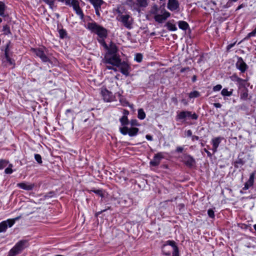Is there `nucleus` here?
Listing matches in <instances>:
<instances>
[{
  "instance_id": "1",
  "label": "nucleus",
  "mask_w": 256,
  "mask_h": 256,
  "mask_svg": "<svg viewBox=\"0 0 256 256\" xmlns=\"http://www.w3.org/2000/svg\"><path fill=\"white\" fill-rule=\"evenodd\" d=\"M121 58L119 54H112L109 56L108 54H105L102 62L105 64H110L112 66H106V68L108 70H113L115 72L117 71L116 68L120 64Z\"/></svg>"
},
{
  "instance_id": "2",
  "label": "nucleus",
  "mask_w": 256,
  "mask_h": 256,
  "mask_svg": "<svg viewBox=\"0 0 256 256\" xmlns=\"http://www.w3.org/2000/svg\"><path fill=\"white\" fill-rule=\"evenodd\" d=\"M162 254L170 256L172 254V256H179L178 248L174 240H167L162 246Z\"/></svg>"
},
{
  "instance_id": "3",
  "label": "nucleus",
  "mask_w": 256,
  "mask_h": 256,
  "mask_svg": "<svg viewBox=\"0 0 256 256\" xmlns=\"http://www.w3.org/2000/svg\"><path fill=\"white\" fill-rule=\"evenodd\" d=\"M28 246L26 240H21L10 250L8 256H16L20 254Z\"/></svg>"
},
{
  "instance_id": "4",
  "label": "nucleus",
  "mask_w": 256,
  "mask_h": 256,
  "mask_svg": "<svg viewBox=\"0 0 256 256\" xmlns=\"http://www.w3.org/2000/svg\"><path fill=\"white\" fill-rule=\"evenodd\" d=\"M117 20L120 22L126 28L130 30L132 28L134 19L128 14H120L116 18Z\"/></svg>"
},
{
  "instance_id": "5",
  "label": "nucleus",
  "mask_w": 256,
  "mask_h": 256,
  "mask_svg": "<svg viewBox=\"0 0 256 256\" xmlns=\"http://www.w3.org/2000/svg\"><path fill=\"white\" fill-rule=\"evenodd\" d=\"M88 28L92 32L96 34L100 38H106L107 32L105 28L98 25L96 23H88Z\"/></svg>"
},
{
  "instance_id": "6",
  "label": "nucleus",
  "mask_w": 256,
  "mask_h": 256,
  "mask_svg": "<svg viewBox=\"0 0 256 256\" xmlns=\"http://www.w3.org/2000/svg\"><path fill=\"white\" fill-rule=\"evenodd\" d=\"M61 2H65L66 5L72 6L76 14L78 15L81 19L84 18V14L79 6V0H62Z\"/></svg>"
},
{
  "instance_id": "7",
  "label": "nucleus",
  "mask_w": 256,
  "mask_h": 256,
  "mask_svg": "<svg viewBox=\"0 0 256 256\" xmlns=\"http://www.w3.org/2000/svg\"><path fill=\"white\" fill-rule=\"evenodd\" d=\"M31 51L37 56L39 57L43 62H50V59L42 49L32 48H31Z\"/></svg>"
},
{
  "instance_id": "8",
  "label": "nucleus",
  "mask_w": 256,
  "mask_h": 256,
  "mask_svg": "<svg viewBox=\"0 0 256 256\" xmlns=\"http://www.w3.org/2000/svg\"><path fill=\"white\" fill-rule=\"evenodd\" d=\"M104 46L108 50L106 54H108L109 56L112 54H118L117 46H116V44L112 42H110L109 46H108L105 42H104Z\"/></svg>"
},
{
  "instance_id": "9",
  "label": "nucleus",
  "mask_w": 256,
  "mask_h": 256,
  "mask_svg": "<svg viewBox=\"0 0 256 256\" xmlns=\"http://www.w3.org/2000/svg\"><path fill=\"white\" fill-rule=\"evenodd\" d=\"M119 68L120 72L124 75L128 76L129 74V70L130 69V66L125 62L122 61L120 62V65L116 66Z\"/></svg>"
},
{
  "instance_id": "10",
  "label": "nucleus",
  "mask_w": 256,
  "mask_h": 256,
  "mask_svg": "<svg viewBox=\"0 0 256 256\" xmlns=\"http://www.w3.org/2000/svg\"><path fill=\"white\" fill-rule=\"evenodd\" d=\"M162 158H164V156L162 152L156 154L152 160L150 162V164L154 166H158Z\"/></svg>"
},
{
  "instance_id": "11",
  "label": "nucleus",
  "mask_w": 256,
  "mask_h": 256,
  "mask_svg": "<svg viewBox=\"0 0 256 256\" xmlns=\"http://www.w3.org/2000/svg\"><path fill=\"white\" fill-rule=\"evenodd\" d=\"M148 5V0H136L135 10L140 12V8H146Z\"/></svg>"
},
{
  "instance_id": "12",
  "label": "nucleus",
  "mask_w": 256,
  "mask_h": 256,
  "mask_svg": "<svg viewBox=\"0 0 256 256\" xmlns=\"http://www.w3.org/2000/svg\"><path fill=\"white\" fill-rule=\"evenodd\" d=\"M170 16V14L168 12L165 11L162 14H156L154 16L156 21L162 23Z\"/></svg>"
},
{
  "instance_id": "13",
  "label": "nucleus",
  "mask_w": 256,
  "mask_h": 256,
  "mask_svg": "<svg viewBox=\"0 0 256 256\" xmlns=\"http://www.w3.org/2000/svg\"><path fill=\"white\" fill-rule=\"evenodd\" d=\"M236 66L242 72H244L247 68V65L244 62L242 58H238V60L236 63Z\"/></svg>"
},
{
  "instance_id": "14",
  "label": "nucleus",
  "mask_w": 256,
  "mask_h": 256,
  "mask_svg": "<svg viewBox=\"0 0 256 256\" xmlns=\"http://www.w3.org/2000/svg\"><path fill=\"white\" fill-rule=\"evenodd\" d=\"M17 186L23 190H30L33 189L34 184L28 182H21L18 184Z\"/></svg>"
},
{
  "instance_id": "15",
  "label": "nucleus",
  "mask_w": 256,
  "mask_h": 256,
  "mask_svg": "<svg viewBox=\"0 0 256 256\" xmlns=\"http://www.w3.org/2000/svg\"><path fill=\"white\" fill-rule=\"evenodd\" d=\"M102 94L104 101L109 102L112 100V94L111 92L108 90H102Z\"/></svg>"
},
{
  "instance_id": "16",
  "label": "nucleus",
  "mask_w": 256,
  "mask_h": 256,
  "mask_svg": "<svg viewBox=\"0 0 256 256\" xmlns=\"http://www.w3.org/2000/svg\"><path fill=\"white\" fill-rule=\"evenodd\" d=\"M254 173H252L250 175V178L247 182L244 184V186L243 188V190H247L250 187L252 186L254 182Z\"/></svg>"
},
{
  "instance_id": "17",
  "label": "nucleus",
  "mask_w": 256,
  "mask_h": 256,
  "mask_svg": "<svg viewBox=\"0 0 256 256\" xmlns=\"http://www.w3.org/2000/svg\"><path fill=\"white\" fill-rule=\"evenodd\" d=\"M178 2L176 0H168V7L170 10H174L178 8Z\"/></svg>"
},
{
  "instance_id": "18",
  "label": "nucleus",
  "mask_w": 256,
  "mask_h": 256,
  "mask_svg": "<svg viewBox=\"0 0 256 256\" xmlns=\"http://www.w3.org/2000/svg\"><path fill=\"white\" fill-rule=\"evenodd\" d=\"M190 116V112L188 111H182L178 114L176 120H183Z\"/></svg>"
},
{
  "instance_id": "19",
  "label": "nucleus",
  "mask_w": 256,
  "mask_h": 256,
  "mask_svg": "<svg viewBox=\"0 0 256 256\" xmlns=\"http://www.w3.org/2000/svg\"><path fill=\"white\" fill-rule=\"evenodd\" d=\"M92 4L94 6L96 11H98V8H100L101 5L103 3L102 0H90Z\"/></svg>"
},
{
  "instance_id": "20",
  "label": "nucleus",
  "mask_w": 256,
  "mask_h": 256,
  "mask_svg": "<svg viewBox=\"0 0 256 256\" xmlns=\"http://www.w3.org/2000/svg\"><path fill=\"white\" fill-rule=\"evenodd\" d=\"M220 142L219 138H216L212 140V150L214 152L217 150V148L219 146Z\"/></svg>"
},
{
  "instance_id": "21",
  "label": "nucleus",
  "mask_w": 256,
  "mask_h": 256,
  "mask_svg": "<svg viewBox=\"0 0 256 256\" xmlns=\"http://www.w3.org/2000/svg\"><path fill=\"white\" fill-rule=\"evenodd\" d=\"M195 163L194 160L191 156H188L185 158V164L190 166H192Z\"/></svg>"
},
{
  "instance_id": "22",
  "label": "nucleus",
  "mask_w": 256,
  "mask_h": 256,
  "mask_svg": "<svg viewBox=\"0 0 256 256\" xmlns=\"http://www.w3.org/2000/svg\"><path fill=\"white\" fill-rule=\"evenodd\" d=\"M20 218V216H18L14 218L8 219L6 220L0 222V224H14L16 222V220L19 219Z\"/></svg>"
},
{
  "instance_id": "23",
  "label": "nucleus",
  "mask_w": 256,
  "mask_h": 256,
  "mask_svg": "<svg viewBox=\"0 0 256 256\" xmlns=\"http://www.w3.org/2000/svg\"><path fill=\"white\" fill-rule=\"evenodd\" d=\"M138 132V128H128V134L130 136H136Z\"/></svg>"
},
{
  "instance_id": "24",
  "label": "nucleus",
  "mask_w": 256,
  "mask_h": 256,
  "mask_svg": "<svg viewBox=\"0 0 256 256\" xmlns=\"http://www.w3.org/2000/svg\"><path fill=\"white\" fill-rule=\"evenodd\" d=\"M178 26L180 29L186 30L188 27V24L186 22L182 20L178 22Z\"/></svg>"
},
{
  "instance_id": "25",
  "label": "nucleus",
  "mask_w": 256,
  "mask_h": 256,
  "mask_svg": "<svg viewBox=\"0 0 256 256\" xmlns=\"http://www.w3.org/2000/svg\"><path fill=\"white\" fill-rule=\"evenodd\" d=\"M138 117L140 120H144L146 118V114L142 108L138 110Z\"/></svg>"
},
{
  "instance_id": "26",
  "label": "nucleus",
  "mask_w": 256,
  "mask_h": 256,
  "mask_svg": "<svg viewBox=\"0 0 256 256\" xmlns=\"http://www.w3.org/2000/svg\"><path fill=\"white\" fill-rule=\"evenodd\" d=\"M127 4L131 8V9L133 10H135L136 0H126Z\"/></svg>"
},
{
  "instance_id": "27",
  "label": "nucleus",
  "mask_w": 256,
  "mask_h": 256,
  "mask_svg": "<svg viewBox=\"0 0 256 256\" xmlns=\"http://www.w3.org/2000/svg\"><path fill=\"white\" fill-rule=\"evenodd\" d=\"M166 26H167V28L169 30L175 31L177 30L176 26L170 22H167V24H166Z\"/></svg>"
},
{
  "instance_id": "28",
  "label": "nucleus",
  "mask_w": 256,
  "mask_h": 256,
  "mask_svg": "<svg viewBox=\"0 0 256 256\" xmlns=\"http://www.w3.org/2000/svg\"><path fill=\"white\" fill-rule=\"evenodd\" d=\"M9 162L5 160H0V170L5 168L8 164Z\"/></svg>"
},
{
  "instance_id": "29",
  "label": "nucleus",
  "mask_w": 256,
  "mask_h": 256,
  "mask_svg": "<svg viewBox=\"0 0 256 256\" xmlns=\"http://www.w3.org/2000/svg\"><path fill=\"white\" fill-rule=\"evenodd\" d=\"M200 96V93L198 91H194L189 94V98H197Z\"/></svg>"
},
{
  "instance_id": "30",
  "label": "nucleus",
  "mask_w": 256,
  "mask_h": 256,
  "mask_svg": "<svg viewBox=\"0 0 256 256\" xmlns=\"http://www.w3.org/2000/svg\"><path fill=\"white\" fill-rule=\"evenodd\" d=\"M223 96H230L232 94V92H229L226 88H224L221 92Z\"/></svg>"
},
{
  "instance_id": "31",
  "label": "nucleus",
  "mask_w": 256,
  "mask_h": 256,
  "mask_svg": "<svg viewBox=\"0 0 256 256\" xmlns=\"http://www.w3.org/2000/svg\"><path fill=\"white\" fill-rule=\"evenodd\" d=\"M13 166L12 164H8V166L4 170V172L6 174H10L13 172V170H12V167Z\"/></svg>"
},
{
  "instance_id": "32",
  "label": "nucleus",
  "mask_w": 256,
  "mask_h": 256,
  "mask_svg": "<svg viewBox=\"0 0 256 256\" xmlns=\"http://www.w3.org/2000/svg\"><path fill=\"white\" fill-rule=\"evenodd\" d=\"M142 55L141 54H136L135 56L134 60L138 62H142Z\"/></svg>"
},
{
  "instance_id": "33",
  "label": "nucleus",
  "mask_w": 256,
  "mask_h": 256,
  "mask_svg": "<svg viewBox=\"0 0 256 256\" xmlns=\"http://www.w3.org/2000/svg\"><path fill=\"white\" fill-rule=\"evenodd\" d=\"M120 121L122 125H126L128 122V120L126 116H124L120 119Z\"/></svg>"
},
{
  "instance_id": "34",
  "label": "nucleus",
  "mask_w": 256,
  "mask_h": 256,
  "mask_svg": "<svg viewBox=\"0 0 256 256\" xmlns=\"http://www.w3.org/2000/svg\"><path fill=\"white\" fill-rule=\"evenodd\" d=\"M121 133L124 135L126 134L128 132V128L126 126H124L120 128Z\"/></svg>"
},
{
  "instance_id": "35",
  "label": "nucleus",
  "mask_w": 256,
  "mask_h": 256,
  "mask_svg": "<svg viewBox=\"0 0 256 256\" xmlns=\"http://www.w3.org/2000/svg\"><path fill=\"white\" fill-rule=\"evenodd\" d=\"M256 34V28L251 32H250L247 36L244 38L245 40L248 39L251 36H254Z\"/></svg>"
},
{
  "instance_id": "36",
  "label": "nucleus",
  "mask_w": 256,
  "mask_h": 256,
  "mask_svg": "<svg viewBox=\"0 0 256 256\" xmlns=\"http://www.w3.org/2000/svg\"><path fill=\"white\" fill-rule=\"evenodd\" d=\"M34 158L38 164L42 163V157L39 154H35Z\"/></svg>"
},
{
  "instance_id": "37",
  "label": "nucleus",
  "mask_w": 256,
  "mask_h": 256,
  "mask_svg": "<svg viewBox=\"0 0 256 256\" xmlns=\"http://www.w3.org/2000/svg\"><path fill=\"white\" fill-rule=\"evenodd\" d=\"M208 216L210 218H214V211L212 210V209L208 210Z\"/></svg>"
},
{
  "instance_id": "38",
  "label": "nucleus",
  "mask_w": 256,
  "mask_h": 256,
  "mask_svg": "<svg viewBox=\"0 0 256 256\" xmlns=\"http://www.w3.org/2000/svg\"><path fill=\"white\" fill-rule=\"evenodd\" d=\"M60 36L61 38H64L66 35V32L64 30H59Z\"/></svg>"
},
{
  "instance_id": "39",
  "label": "nucleus",
  "mask_w": 256,
  "mask_h": 256,
  "mask_svg": "<svg viewBox=\"0 0 256 256\" xmlns=\"http://www.w3.org/2000/svg\"><path fill=\"white\" fill-rule=\"evenodd\" d=\"M92 192H94L95 194H98L100 196L103 197V194H102V190H93Z\"/></svg>"
},
{
  "instance_id": "40",
  "label": "nucleus",
  "mask_w": 256,
  "mask_h": 256,
  "mask_svg": "<svg viewBox=\"0 0 256 256\" xmlns=\"http://www.w3.org/2000/svg\"><path fill=\"white\" fill-rule=\"evenodd\" d=\"M222 88V86L220 84H217L214 86L213 88V90L215 92L220 90Z\"/></svg>"
},
{
  "instance_id": "41",
  "label": "nucleus",
  "mask_w": 256,
  "mask_h": 256,
  "mask_svg": "<svg viewBox=\"0 0 256 256\" xmlns=\"http://www.w3.org/2000/svg\"><path fill=\"white\" fill-rule=\"evenodd\" d=\"M238 0H228V2L226 3V5L228 7H230L232 5L233 2H236Z\"/></svg>"
},
{
  "instance_id": "42",
  "label": "nucleus",
  "mask_w": 256,
  "mask_h": 256,
  "mask_svg": "<svg viewBox=\"0 0 256 256\" xmlns=\"http://www.w3.org/2000/svg\"><path fill=\"white\" fill-rule=\"evenodd\" d=\"M8 225H0V232L5 231L7 228Z\"/></svg>"
},
{
  "instance_id": "43",
  "label": "nucleus",
  "mask_w": 256,
  "mask_h": 256,
  "mask_svg": "<svg viewBox=\"0 0 256 256\" xmlns=\"http://www.w3.org/2000/svg\"><path fill=\"white\" fill-rule=\"evenodd\" d=\"M248 96V93L246 92H244L241 94L240 98L242 99L246 100Z\"/></svg>"
},
{
  "instance_id": "44",
  "label": "nucleus",
  "mask_w": 256,
  "mask_h": 256,
  "mask_svg": "<svg viewBox=\"0 0 256 256\" xmlns=\"http://www.w3.org/2000/svg\"><path fill=\"white\" fill-rule=\"evenodd\" d=\"M188 117H190L193 120H196L198 116L196 114L194 113L192 114L190 112V116Z\"/></svg>"
},
{
  "instance_id": "45",
  "label": "nucleus",
  "mask_w": 256,
  "mask_h": 256,
  "mask_svg": "<svg viewBox=\"0 0 256 256\" xmlns=\"http://www.w3.org/2000/svg\"><path fill=\"white\" fill-rule=\"evenodd\" d=\"M5 10V5L2 2H0V10Z\"/></svg>"
},
{
  "instance_id": "46",
  "label": "nucleus",
  "mask_w": 256,
  "mask_h": 256,
  "mask_svg": "<svg viewBox=\"0 0 256 256\" xmlns=\"http://www.w3.org/2000/svg\"><path fill=\"white\" fill-rule=\"evenodd\" d=\"M5 54H6V58L7 60L8 61L10 64H12V61L11 59L8 57V54L6 52Z\"/></svg>"
},
{
  "instance_id": "47",
  "label": "nucleus",
  "mask_w": 256,
  "mask_h": 256,
  "mask_svg": "<svg viewBox=\"0 0 256 256\" xmlns=\"http://www.w3.org/2000/svg\"><path fill=\"white\" fill-rule=\"evenodd\" d=\"M183 150V148L180 146H178L176 148V151L178 152H181Z\"/></svg>"
},
{
  "instance_id": "48",
  "label": "nucleus",
  "mask_w": 256,
  "mask_h": 256,
  "mask_svg": "<svg viewBox=\"0 0 256 256\" xmlns=\"http://www.w3.org/2000/svg\"><path fill=\"white\" fill-rule=\"evenodd\" d=\"M131 124L132 126H137L138 125L136 120H132L131 121Z\"/></svg>"
},
{
  "instance_id": "49",
  "label": "nucleus",
  "mask_w": 256,
  "mask_h": 256,
  "mask_svg": "<svg viewBox=\"0 0 256 256\" xmlns=\"http://www.w3.org/2000/svg\"><path fill=\"white\" fill-rule=\"evenodd\" d=\"M214 106L216 108H220L222 106V105L220 103H214Z\"/></svg>"
},
{
  "instance_id": "50",
  "label": "nucleus",
  "mask_w": 256,
  "mask_h": 256,
  "mask_svg": "<svg viewBox=\"0 0 256 256\" xmlns=\"http://www.w3.org/2000/svg\"><path fill=\"white\" fill-rule=\"evenodd\" d=\"M172 100L176 104H178V100H177V98H174V97H173L172 98Z\"/></svg>"
},
{
  "instance_id": "51",
  "label": "nucleus",
  "mask_w": 256,
  "mask_h": 256,
  "mask_svg": "<svg viewBox=\"0 0 256 256\" xmlns=\"http://www.w3.org/2000/svg\"><path fill=\"white\" fill-rule=\"evenodd\" d=\"M186 134H187L188 136H192V132L190 130H187Z\"/></svg>"
},
{
  "instance_id": "52",
  "label": "nucleus",
  "mask_w": 256,
  "mask_h": 256,
  "mask_svg": "<svg viewBox=\"0 0 256 256\" xmlns=\"http://www.w3.org/2000/svg\"><path fill=\"white\" fill-rule=\"evenodd\" d=\"M146 138L148 140H152V138L150 135H148V134L146 135Z\"/></svg>"
},
{
  "instance_id": "53",
  "label": "nucleus",
  "mask_w": 256,
  "mask_h": 256,
  "mask_svg": "<svg viewBox=\"0 0 256 256\" xmlns=\"http://www.w3.org/2000/svg\"><path fill=\"white\" fill-rule=\"evenodd\" d=\"M204 150L207 154L208 156H209V157L212 156L211 153L209 151H208L206 148H204Z\"/></svg>"
},
{
  "instance_id": "54",
  "label": "nucleus",
  "mask_w": 256,
  "mask_h": 256,
  "mask_svg": "<svg viewBox=\"0 0 256 256\" xmlns=\"http://www.w3.org/2000/svg\"><path fill=\"white\" fill-rule=\"evenodd\" d=\"M244 5L243 4H240V5L238 8H237L236 9V10H240V8H244Z\"/></svg>"
},
{
  "instance_id": "55",
  "label": "nucleus",
  "mask_w": 256,
  "mask_h": 256,
  "mask_svg": "<svg viewBox=\"0 0 256 256\" xmlns=\"http://www.w3.org/2000/svg\"><path fill=\"white\" fill-rule=\"evenodd\" d=\"M192 140H198L199 139L198 136H192Z\"/></svg>"
},
{
  "instance_id": "56",
  "label": "nucleus",
  "mask_w": 256,
  "mask_h": 256,
  "mask_svg": "<svg viewBox=\"0 0 256 256\" xmlns=\"http://www.w3.org/2000/svg\"><path fill=\"white\" fill-rule=\"evenodd\" d=\"M4 10H0V16H4Z\"/></svg>"
},
{
  "instance_id": "57",
  "label": "nucleus",
  "mask_w": 256,
  "mask_h": 256,
  "mask_svg": "<svg viewBox=\"0 0 256 256\" xmlns=\"http://www.w3.org/2000/svg\"><path fill=\"white\" fill-rule=\"evenodd\" d=\"M104 38H100V39H98V41L100 42L102 44L103 46H104Z\"/></svg>"
},
{
  "instance_id": "58",
  "label": "nucleus",
  "mask_w": 256,
  "mask_h": 256,
  "mask_svg": "<svg viewBox=\"0 0 256 256\" xmlns=\"http://www.w3.org/2000/svg\"><path fill=\"white\" fill-rule=\"evenodd\" d=\"M120 101L121 102L122 104L124 106H126L128 104V102H122L121 100H120Z\"/></svg>"
},
{
  "instance_id": "59",
  "label": "nucleus",
  "mask_w": 256,
  "mask_h": 256,
  "mask_svg": "<svg viewBox=\"0 0 256 256\" xmlns=\"http://www.w3.org/2000/svg\"><path fill=\"white\" fill-rule=\"evenodd\" d=\"M123 113L124 114V116H126V115L128 114L129 112L128 110H124Z\"/></svg>"
},
{
  "instance_id": "60",
  "label": "nucleus",
  "mask_w": 256,
  "mask_h": 256,
  "mask_svg": "<svg viewBox=\"0 0 256 256\" xmlns=\"http://www.w3.org/2000/svg\"><path fill=\"white\" fill-rule=\"evenodd\" d=\"M236 78V81L238 82H240L242 80L239 78H238L236 76H235Z\"/></svg>"
},
{
  "instance_id": "61",
  "label": "nucleus",
  "mask_w": 256,
  "mask_h": 256,
  "mask_svg": "<svg viewBox=\"0 0 256 256\" xmlns=\"http://www.w3.org/2000/svg\"><path fill=\"white\" fill-rule=\"evenodd\" d=\"M116 12L118 13V15L120 14H122V13L120 12V10L119 9L116 10Z\"/></svg>"
},
{
  "instance_id": "62",
  "label": "nucleus",
  "mask_w": 256,
  "mask_h": 256,
  "mask_svg": "<svg viewBox=\"0 0 256 256\" xmlns=\"http://www.w3.org/2000/svg\"><path fill=\"white\" fill-rule=\"evenodd\" d=\"M234 44H231L228 46V49L230 48L232 46H233Z\"/></svg>"
},
{
  "instance_id": "63",
  "label": "nucleus",
  "mask_w": 256,
  "mask_h": 256,
  "mask_svg": "<svg viewBox=\"0 0 256 256\" xmlns=\"http://www.w3.org/2000/svg\"><path fill=\"white\" fill-rule=\"evenodd\" d=\"M105 210H102V211H100V212H98L96 214L98 216V215L100 214H101L102 212H104V211H105Z\"/></svg>"
},
{
  "instance_id": "64",
  "label": "nucleus",
  "mask_w": 256,
  "mask_h": 256,
  "mask_svg": "<svg viewBox=\"0 0 256 256\" xmlns=\"http://www.w3.org/2000/svg\"><path fill=\"white\" fill-rule=\"evenodd\" d=\"M96 14L97 15H98L100 16V12H99V11H98H98H96Z\"/></svg>"
}]
</instances>
